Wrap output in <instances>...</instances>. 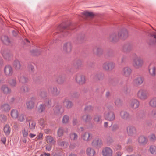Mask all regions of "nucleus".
I'll return each mask as SVG.
<instances>
[{
  "mask_svg": "<svg viewBox=\"0 0 156 156\" xmlns=\"http://www.w3.org/2000/svg\"><path fill=\"white\" fill-rule=\"evenodd\" d=\"M143 58L140 56H136L133 60V66L136 69L141 68L144 64Z\"/></svg>",
  "mask_w": 156,
  "mask_h": 156,
  "instance_id": "f257e3e1",
  "label": "nucleus"
},
{
  "mask_svg": "<svg viewBox=\"0 0 156 156\" xmlns=\"http://www.w3.org/2000/svg\"><path fill=\"white\" fill-rule=\"evenodd\" d=\"M136 96L139 99L144 101L148 98V92L145 90L140 89L137 92Z\"/></svg>",
  "mask_w": 156,
  "mask_h": 156,
  "instance_id": "f03ea898",
  "label": "nucleus"
},
{
  "mask_svg": "<svg viewBox=\"0 0 156 156\" xmlns=\"http://www.w3.org/2000/svg\"><path fill=\"white\" fill-rule=\"evenodd\" d=\"M104 116L106 120L109 121H113L115 118L114 113L108 109L105 110L104 114Z\"/></svg>",
  "mask_w": 156,
  "mask_h": 156,
  "instance_id": "7ed1b4c3",
  "label": "nucleus"
},
{
  "mask_svg": "<svg viewBox=\"0 0 156 156\" xmlns=\"http://www.w3.org/2000/svg\"><path fill=\"white\" fill-rule=\"evenodd\" d=\"M74 78L76 82L79 85H82L85 83V76L83 75L77 74L75 76Z\"/></svg>",
  "mask_w": 156,
  "mask_h": 156,
  "instance_id": "20e7f679",
  "label": "nucleus"
},
{
  "mask_svg": "<svg viewBox=\"0 0 156 156\" xmlns=\"http://www.w3.org/2000/svg\"><path fill=\"white\" fill-rule=\"evenodd\" d=\"M37 102V98L35 97H32L26 103L27 108L29 109H33Z\"/></svg>",
  "mask_w": 156,
  "mask_h": 156,
  "instance_id": "39448f33",
  "label": "nucleus"
},
{
  "mask_svg": "<svg viewBox=\"0 0 156 156\" xmlns=\"http://www.w3.org/2000/svg\"><path fill=\"white\" fill-rule=\"evenodd\" d=\"M92 145L96 148H100L102 145L101 139L98 137H96L94 139L91 143Z\"/></svg>",
  "mask_w": 156,
  "mask_h": 156,
  "instance_id": "423d86ee",
  "label": "nucleus"
},
{
  "mask_svg": "<svg viewBox=\"0 0 156 156\" xmlns=\"http://www.w3.org/2000/svg\"><path fill=\"white\" fill-rule=\"evenodd\" d=\"M115 67V64L112 62H106L103 65V69L106 71L112 70Z\"/></svg>",
  "mask_w": 156,
  "mask_h": 156,
  "instance_id": "0eeeda50",
  "label": "nucleus"
},
{
  "mask_svg": "<svg viewBox=\"0 0 156 156\" xmlns=\"http://www.w3.org/2000/svg\"><path fill=\"white\" fill-rule=\"evenodd\" d=\"M126 132L127 134L130 136H133L136 134L137 132L136 128L132 125H129L126 127Z\"/></svg>",
  "mask_w": 156,
  "mask_h": 156,
  "instance_id": "6e6552de",
  "label": "nucleus"
},
{
  "mask_svg": "<svg viewBox=\"0 0 156 156\" xmlns=\"http://www.w3.org/2000/svg\"><path fill=\"white\" fill-rule=\"evenodd\" d=\"M140 105L139 101L136 99H132L130 102L129 106L130 107L133 109H135L138 108Z\"/></svg>",
  "mask_w": 156,
  "mask_h": 156,
  "instance_id": "1a4fd4ad",
  "label": "nucleus"
},
{
  "mask_svg": "<svg viewBox=\"0 0 156 156\" xmlns=\"http://www.w3.org/2000/svg\"><path fill=\"white\" fill-rule=\"evenodd\" d=\"M118 33L120 39H125L128 37V32L125 29L119 30Z\"/></svg>",
  "mask_w": 156,
  "mask_h": 156,
  "instance_id": "9d476101",
  "label": "nucleus"
},
{
  "mask_svg": "<svg viewBox=\"0 0 156 156\" xmlns=\"http://www.w3.org/2000/svg\"><path fill=\"white\" fill-rule=\"evenodd\" d=\"M72 44L70 42H68L65 43L63 47V50L65 53H69L71 51Z\"/></svg>",
  "mask_w": 156,
  "mask_h": 156,
  "instance_id": "9b49d317",
  "label": "nucleus"
},
{
  "mask_svg": "<svg viewBox=\"0 0 156 156\" xmlns=\"http://www.w3.org/2000/svg\"><path fill=\"white\" fill-rule=\"evenodd\" d=\"M4 72L6 76H10L12 75L13 71L12 67L10 66L7 65L5 67Z\"/></svg>",
  "mask_w": 156,
  "mask_h": 156,
  "instance_id": "f8f14e48",
  "label": "nucleus"
},
{
  "mask_svg": "<svg viewBox=\"0 0 156 156\" xmlns=\"http://www.w3.org/2000/svg\"><path fill=\"white\" fill-rule=\"evenodd\" d=\"M102 153L103 156H112L113 151L109 147H106L103 149Z\"/></svg>",
  "mask_w": 156,
  "mask_h": 156,
  "instance_id": "ddd939ff",
  "label": "nucleus"
},
{
  "mask_svg": "<svg viewBox=\"0 0 156 156\" xmlns=\"http://www.w3.org/2000/svg\"><path fill=\"white\" fill-rule=\"evenodd\" d=\"M151 38L149 40L148 43L150 45H153L156 44V32L155 31H152L150 33Z\"/></svg>",
  "mask_w": 156,
  "mask_h": 156,
  "instance_id": "4468645a",
  "label": "nucleus"
},
{
  "mask_svg": "<svg viewBox=\"0 0 156 156\" xmlns=\"http://www.w3.org/2000/svg\"><path fill=\"white\" fill-rule=\"evenodd\" d=\"M92 134L88 132H85L81 136V139L85 142L89 141L92 138Z\"/></svg>",
  "mask_w": 156,
  "mask_h": 156,
  "instance_id": "2eb2a0df",
  "label": "nucleus"
},
{
  "mask_svg": "<svg viewBox=\"0 0 156 156\" xmlns=\"http://www.w3.org/2000/svg\"><path fill=\"white\" fill-rule=\"evenodd\" d=\"M132 73L131 69L128 66L125 67L123 68L122 73V75L126 77H128Z\"/></svg>",
  "mask_w": 156,
  "mask_h": 156,
  "instance_id": "dca6fc26",
  "label": "nucleus"
},
{
  "mask_svg": "<svg viewBox=\"0 0 156 156\" xmlns=\"http://www.w3.org/2000/svg\"><path fill=\"white\" fill-rule=\"evenodd\" d=\"M149 73L150 75L152 76H154L156 74V68L155 65L152 64H150L149 66Z\"/></svg>",
  "mask_w": 156,
  "mask_h": 156,
  "instance_id": "f3484780",
  "label": "nucleus"
},
{
  "mask_svg": "<svg viewBox=\"0 0 156 156\" xmlns=\"http://www.w3.org/2000/svg\"><path fill=\"white\" fill-rule=\"evenodd\" d=\"M109 40L112 41H117L119 38V36L118 33L117 34L115 33H113L111 34L109 37Z\"/></svg>",
  "mask_w": 156,
  "mask_h": 156,
  "instance_id": "a211bd4d",
  "label": "nucleus"
},
{
  "mask_svg": "<svg viewBox=\"0 0 156 156\" xmlns=\"http://www.w3.org/2000/svg\"><path fill=\"white\" fill-rule=\"evenodd\" d=\"M48 90L51 91L52 94L54 96H57L60 93V91L58 90L56 87L55 86L50 87Z\"/></svg>",
  "mask_w": 156,
  "mask_h": 156,
  "instance_id": "6ab92c4d",
  "label": "nucleus"
},
{
  "mask_svg": "<svg viewBox=\"0 0 156 156\" xmlns=\"http://www.w3.org/2000/svg\"><path fill=\"white\" fill-rule=\"evenodd\" d=\"M1 91L4 94H8L10 93L11 92V89L6 85H2L1 88Z\"/></svg>",
  "mask_w": 156,
  "mask_h": 156,
  "instance_id": "aec40b11",
  "label": "nucleus"
},
{
  "mask_svg": "<svg viewBox=\"0 0 156 156\" xmlns=\"http://www.w3.org/2000/svg\"><path fill=\"white\" fill-rule=\"evenodd\" d=\"M143 78L141 76H138L135 78L133 80V83L136 86H139L142 84Z\"/></svg>",
  "mask_w": 156,
  "mask_h": 156,
  "instance_id": "412c9836",
  "label": "nucleus"
},
{
  "mask_svg": "<svg viewBox=\"0 0 156 156\" xmlns=\"http://www.w3.org/2000/svg\"><path fill=\"white\" fill-rule=\"evenodd\" d=\"M64 105L68 109L71 108L73 104L72 101L67 99H65L63 101Z\"/></svg>",
  "mask_w": 156,
  "mask_h": 156,
  "instance_id": "4be33fe9",
  "label": "nucleus"
},
{
  "mask_svg": "<svg viewBox=\"0 0 156 156\" xmlns=\"http://www.w3.org/2000/svg\"><path fill=\"white\" fill-rule=\"evenodd\" d=\"M86 154L88 156H94L95 154V151L94 149L89 147L86 150Z\"/></svg>",
  "mask_w": 156,
  "mask_h": 156,
  "instance_id": "5701e85b",
  "label": "nucleus"
},
{
  "mask_svg": "<svg viewBox=\"0 0 156 156\" xmlns=\"http://www.w3.org/2000/svg\"><path fill=\"white\" fill-rule=\"evenodd\" d=\"M138 141L140 144L145 145L147 142V139L145 136H141L139 137Z\"/></svg>",
  "mask_w": 156,
  "mask_h": 156,
  "instance_id": "b1692460",
  "label": "nucleus"
},
{
  "mask_svg": "<svg viewBox=\"0 0 156 156\" xmlns=\"http://www.w3.org/2000/svg\"><path fill=\"white\" fill-rule=\"evenodd\" d=\"M81 119L82 120L86 122H89L92 119V117L89 115L85 114L81 116Z\"/></svg>",
  "mask_w": 156,
  "mask_h": 156,
  "instance_id": "393cba45",
  "label": "nucleus"
},
{
  "mask_svg": "<svg viewBox=\"0 0 156 156\" xmlns=\"http://www.w3.org/2000/svg\"><path fill=\"white\" fill-rule=\"evenodd\" d=\"M120 115L121 118L125 120L127 119L129 117V113L123 110L120 112Z\"/></svg>",
  "mask_w": 156,
  "mask_h": 156,
  "instance_id": "a878e982",
  "label": "nucleus"
},
{
  "mask_svg": "<svg viewBox=\"0 0 156 156\" xmlns=\"http://www.w3.org/2000/svg\"><path fill=\"white\" fill-rule=\"evenodd\" d=\"M0 108L3 111L8 112H9L11 108L8 104L5 103L1 105Z\"/></svg>",
  "mask_w": 156,
  "mask_h": 156,
  "instance_id": "bb28decb",
  "label": "nucleus"
},
{
  "mask_svg": "<svg viewBox=\"0 0 156 156\" xmlns=\"http://www.w3.org/2000/svg\"><path fill=\"white\" fill-rule=\"evenodd\" d=\"M46 141L47 143L54 144L55 141L53 138L51 136H48L45 137Z\"/></svg>",
  "mask_w": 156,
  "mask_h": 156,
  "instance_id": "cd10ccee",
  "label": "nucleus"
},
{
  "mask_svg": "<svg viewBox=\"0 0 156 156\" xmlns=\"http://www.w3.org/2000/svg\"><path fill=\"white\" fill-rule=\"evenodd\" d=\"M69 138L72 141H76L78 138V135L75 132H72L69 134Z\"/></svg>",
  "mask_w": 156,
  "mask_h": 156,
  "instance_id": "c85d7f7f",
  "label": "nucleus"
},
{
  "mask_svg": "<svg viewBox=\"0 0 156 156\" xmlns=\"http://www.w3.org/2000/svg\"><path fill=\"white\" fill-rule=\"evenodd\" d=\"M148 151L152 154H156V146L153 145L150 146Z\"/></svg>",
  "mask_w": 156,
  "mask_h": 156,
  "instance_id": "c756f323",
  "label": "nucleus"
},
{
  "mask_svg": "<svg viewBox=\"0 0 156 156\" xmlns=\"http://www.w3.org/2000/svg\"><path fill=\"white\" fill-rule=\"evenodd\" d=\"M13 66L16 70L20 69L21 67L20 62L18 60H16L14 61L13 63Z\"/></svg>",
  "mask_w": 156,
  "mask_h": 156,
  "instance_id": "7c9ffc66",
  "label": "nucleus"
},
{
  "mask_svg": "<svg viewBox=\"0 0 156 156\" xmlns=\"http://www.w3.org/2000/svg\"><path fill=\"white\" fill-rule=\"evenodd\" d=\"M19 113L17 110L13 109L11 111V117L14 119H16L18 117Z\"/></svg>",
  "mask_w": 156,
  "mask_h": 156,
  "instance_id": "2f4dec72",
  "label": "nucleus"
},
{
  "mask_svg": "<svg viewBox=\"0 0 156 156\" xmlns=\"http://www.w3.org/2000/svg\"><path fill=\"white\" fill-rule=\"evenodd\" d=\"M95 53L98 56H101L103 52L102 48L101 47H97L95 49Z\"/></svg>",
  "mask_w": 156,
  "mask_h": 156,
  "instance_id": "473e14b6",
  "label": "nucleus"
},
{
  "mask_svg": "<svg viewBox=\"0 0 156 156\" xmlns=\"http://www.w3.org/2000/svg\"><path fill=\"white\" fill-rule=\"evenodd\" d=\"M4 58L8 60L11 59L12 57V55L11 54L7 52H5L3 54Z\"/></svg>",
  "mask_w": 156,
  "mask_h": 156,
  "instance_id": "72a5a7b5",
  "label": "nucleus"
},
{
  "mask_svg": "<svg viewBox=\"0 0 156 156\" xmlns=\"http://www.w3.org/2000/svg\"><path fill=\"white\" fill-rule=\"evenodd\" d=\"M102 116L99 115H95L93 118L94 121L96 123H98L101 121Z\"/></svg>",
  "mask_w": 156,
  "mask_h": 156,
  "instance_id": "f704fd0d",
  "label": "nucleus"
},
{
  "mask_svg": "<svg viewBox=\"0 0 156 156\" xmlns=\"http://www.w3.org/2000/svg\"><path fill=\"white\" fill-rule=\"evenodd\" d=\"M132 49V46L129 44H127L125 45L123 48L124 51L126 52H128L130 51Z\"/></svg>",
  "mask_w": 156,
  "mask_h": 156,
  "instance_id": "c9c22d12",
  "label": "nucleus"
},
{
  "mask_svg": "<svg viewBox=\"0 0 156 156\" xmlns=\"http://www.w3.org/2000/svg\"><path fill=\"white\" fill-rule=\"evenodd\" d=\"M149 105L152 107H156V98H153L150 100Z\"/></svg>",
  "mask_w": 156,
  "mask_h": 156,
  "instance_id": "e433bc0d",
  "label": "nucleus"
},
{
  "mask_svg": "<svg viewBox=\"0 0 156 156\" xmlns=\"http://www.w3.org/2000/svg\"><path fill=\"white\" fill-rule=\"evenodd\" d=\"M21 90L22 91L26 93L30 91V88L28 86L24 85L22 87Z\"/></svg>",
  "mask_w": 156,
  "mask_h": 156,
  "instance_id": "4c0bfd02",
  "label": "nucleus"
},
{
  "mask_svg": "<svg viewBox=\"0 0 156 156\" xmlns=\"http://www.w3.org/2000/svg\"><path fill=\"white\" fill-rule=\"evenodd\" d=\"M2 41L6 44H8L9 43V41L8 37L6 36H3L1 37Z\"/></svg>",
  "mask_w": 156,
  "mask_h": 156,
  "instance_id": "58836bf2",
  "label": "nucleus"
},
{
  "mask_svg": "<svg viewBox=\"0 0 156 156\" xmlns=\"http://www.w3.org/2000/svg\"><path fill=\"white\" fill-rule=\"evenodd\" d=\"M58 144L61 147H66L67 145V143L65 141H62L61 140H58L57 141Z\"/></svg>",
  "mask_w": 156,
  "mask_h": 156,
  "instance_id": "ea45409f",
  "label": "nucleus"
},
{
  "mask_svg": "<svg viewBox=\"0 0 156 156\" xmlns=\"http://www.w3.org/2000/svg\"><path fill=\"white\" fill-rule=\"evenodd\" d=\"M4 132L6 135H8L9 134L10 131V127L8 125H6L4 128Z\"/></svg>",
  "mask_w": 156,
  "mask_h": 156,
  "instance_id": "a19ab883",
  "label": "nucleus"
},
{
  "mask_svg": "<svg viewBox=\"0 0 156 156\" xmlns=\"http://www.w3.org/2000/svg\"><path fill=\"white\" fill-rule=\"evenodd\" d=\"M29 127L30 129L33 130L35 128L36 125V123L35 122L31 121L29 122Z\"/></svg>",
  "mask_w": 156,
  "mask_h": 156,
  "instance_id": "79ce46f5",
  "label": "nucleus"
},
{
  "mask_svg": "<svg viewBox=\"0 0 156 156\" xmlns=\"http://www.w3.org/2000/svg\"><path fill=\"white\" fill-rule=\"evenodd\" d=\"M84 15L87 17L92 18L94 16V13L91 12H85L83 13Z\"/></svg>",
  "mask_w": 156,
  "mask_h": 156,
  "instance_id": "37998d69",
  "label": "nucleus"
},
{
  "mask_svg": "<svg viewBox=\"0 0 156 156\" xmlns=\"http://www.w3.org/2000/svg\"><path fill=\"white\" fill-rule=\"evenodd\" d=\"M9 83L12 87H15L16 84V82L15 79H10L9 80Z\"/></svg>",
  "mask_w": 156,
  "mask_h": 156,
  "instance_id": "c03bdc74",
  "label": "nucleus"
},
{
  "mask_svg": "<svg viewBox=\"0 0 156 156\" xmlns=\"http://www.w3.org/2000/svg\"><path fill=\"white\" fill-rule=\"evenodd\" d=\"M69 121V117L67 115H65L63 116L62 119V122L63 124H66Z\"/></svg>",
  "mask_w": 156,
  "mask_h": 156,
  "instance_id": "a18cd8bd",
  "label": "nucleus"
},
{
  "mask_svg": "<svg viewBox=\"0 0 156 156\" xmlns=\"http://www.w3.org/2000/svg\"><path fill=\"white\" fill-rule=\"evenodd\" d=\"M39 123L41 129H43L45 127L46 124L45 121L43 119H41L39 121Z\"/></svg>",
  "mask_w": 156,
  "mask_h": 156,
  "instance_id": "49530a36",
  "label": "nucleus"
},
{
  "mask_svg": "<svg viewBox=\"0 0 156 156\" xmlns=\"http://www.w3.org/2000/svg\"><path fill=\"white\" fill-rule=\"evenodd\" d=\"M57 133L58 136L59 137L63 136L64 133L63 128L62 127H59L57 131Z\"/></svg>",
  "mask_w": 156,
  "mask_h": 156,
  "instance_id": "de8ad7c7",
  "label": "nucleus"
},
{
  "mask_svg": "<svg viewBox=\"0 0 156 156\" xmlns=\"http://www.w3.org/2000/svg\"><path fill=\"white\" fill-rule=\"evenodd\" d=\"M22 134L23 137H27L28 135V130L27 128H24L22 131Z\"/></svg>",
  "mask_w": 156,
  "mask_h": 156,
  "instance_id": "09e8293b",
  "label": "nucleus"
},
{
  "mask_svg": "<svg viewBox=\"0 0 156 156\" xmlns=\"http://www.w3.org/2000/svg\"><path fill=\"white\" fill-rule=\"evenodd\" d=\"M19 80L21 83H25L27 82L28 79L26 77L22 76L19 78Z\"/></svg>",
  "mask_w": 156,
  "mask_h": 156,
  "instance_id": "8fccbe9b",
  "label": "nucleus"
},
{
  "mask_svg": "<svg viewBox=\"0 0 156 156\" xmlns=\"http://www.w3.org/2000/svg\"><path fill=\"white\" fill-rule=\"evenodd\" d=\"M62 112V109L59 108H57L55 110V113L56 115L61 114Z\"/></svg>",
  "mask_w": 156,
  "mask_h": 156,
  "instance_id": "3c124183",
  "label": "nucleus"
},
{
  "mask_svg": "<svg viewBox=\"0 0 156 156\" xmlns=\"http://www.w3.org/2000/svg\"><path fill=\"white\" fill-rule=\"evenodd\" d=\"M42 52V50L40 49H35L33 51V54L35 55H38Z\"/></svg>",
  "mask_w": 156,
  "mask_h": 156,
  "instance_id": "603ef678",
  "label": "nucleus"
},
{
  "mask_svg": "<svg viewBox=\"0 0 156 156\" xmlns=\"http://www.w3.org/2000/svg\"><path fill=\"white\" fill-rule=\"evenodd\" d=\"M150 140L152 141H154L156 140V136L155 134H151L149 136Z\"/></svg>",
  "mask_w": 156,
  "mask_h": 156,
  "instance_id": "864d4df0",
  "label": "nucleus"
},
{
  "mask_svg": "<svg viewBox=\"0 0 156 156\" xmlns=\"http://www.w3.org/2000/svg\"><path fill=\"white\" fill-rule=\"evenodd\" d=\"M28 69L30 73H33L35 70L34 66L31 65H29L28 66Z\"/></svg>",
  "mask_w": 156,
  "mask_h": 156,
  "instance_id": "5fc2aeb1",
  "label": "nucleus"
},
{
  "mask_svg": "<svg viewBox=\"0 0 156 156\" xmlns=\"http://www.w3.org/2000/svg\"><path fill=\"white\" fill-rule=\"evenodd\" d=\"M44 109L45 107L44 105H39L38 111L39 113H41L44 110Z\"/></svg>",
  "mask_w": 156,
  "mask_h": 156,
  "instance_id": "6e6d98bb",
  "label": "nucleus"
},
{
  "mask_svg": "<svg viewBox=\"0 0 156 156\" xmlns=\"http://www.w3.org/2000/svg\"><path fill=\"white\" fill-rule=\"evenodd\" d=\"M93 108V107L91 106L88 105L85 108V110L87 111L90 112L92 110Z\"/></svg>",
  "mask_w": 156,
  "mask_h": 156,
  "instance_id": "4d7b16f0",
  "label": "nucleus"
},
{
  "mask_svg": "<svg viewBox=\"0 0 156 156\" xmlns=\"http://www.w3.org/2000/svg\"><path fill=\"white\" fill-rule=\"evenodd\" d=\"M115 104L117 105H119L122 104V101L119 98H117L115 101Z\"/></svg>",
  "mask_w": 156,
  "mask_h": 156,
  "instance_id": "13d9d810",
  "label": "nucleus"
},
{
  "mask_svg": "<svg viewBox=\"0 0 156 156\" xmlns=\"http://www.w3.org/2000/svg\"><path fill=\"white\" fill-rule=\"evenodd\" d=\"M25 119V116L23 115H21L19 116L18 120L20 122H23Z\"/></svg>",
  "mask_w": 156,
  "mask_h": 156,
  "instance_id": "bf43d9fd",
  "label": "nucleus"
},
{
  "mask_svg": "<svg viewBox=\"0 0 156 156\" xmlns=\"http://www.w3.org/2000/svg\"><path fill=\"white\" fill-rule=\"evenodd\" d=\"M84 35H79L78 36L77 39L78 41H81L84 38Z\"/></svg>",
  "mask_w": 156,
  "mask_h": 156,
  "instance_id": "052dcab7",
  "label": "nucleus"
},
{
  "mask_svg": "<svg viewBox=\"0 0 156 156\" xmlns=\"http://www.w3.org/2000/svg\"><path fill=\"white\" fill-rule=\"evenodd\" d=\"M0 119L2 121L5 122L7 120V117L4 115H2L0 116Z\"/></svg>",
  "mask_w": 156,
  "mask_h": 156,
  "instance_id": "680f3d73",
  "label": "nucleus"
},
{
  "mask_svg": "<svg viewBox=\"0 0 156 156\" xmlns=\"http://www.w3.org/2000/svg\"><path fill=\"white\" fill-rule=\"evenodd\" d=\"M51 144H48L46 145V149L48 151H50L51 149Z\"/></svg>",
  "mask_w": 156,
  "mask_h": 156,
  "instance_id": "e2e57ef3",
  "label": "nucleus"
},
{
  "mask_svg": "<svg viewBox=\"0 0 156 156\" xmlns=\"http://www.w3.org/2000/svg\"><path fill=\"white\" fill-rule=\"evenodd\" d=\"M40 96L43 98L46 97V94L44 92H41L39 95Z\"/></svg>",
  "mask_w": 156,
  "mask_h": 156,
  "instance_id": "0e129e2a",
  "label": "nucleus"
},
{
  "mask_svg": "<svg viewBox=\"0 0 156 156\" xmlns=\"http://www.w3.org/2000/svg\"><path fill=\"white\" fill-rule=\"evenodd\" d=\"M43 136V134L41 133H40L37 136V139H40Z\"/></svg>",
  "mask_w": 156,
  "mask_h": 156,
  "instance_id": "69168bd1",
  "label": "nucleus"
},
{
  "mask_svg": "<svg viewBox=\"0 0 156 156\" xmlns=\"http://www.w3.org/2000/svg\"><path fill=\"white\" fill-rule=\"evenodd\" d=\"M29 136L30 138L32 139L36 136V134L34 133H30L29 134Z\"/></svg>",
  "mask_w": 156,
  "mask_h": 156,
  "instance_id": "338daca9",
  "label": "nucleus"
},
{
  "mask_svg": "<svg viewBox=\"0 0 156 156\" xmlns=\"http://www.w3.org/2000/svg\"><path fill=\"white\" fill-rule=\"evenodd\" d=\"M118 127L116 125H114L112 126V129L113 131H115L118 129Z\"/></svg>",
  "mask_w": 156,
  "mask_h": 156,
  "instance_id": "774afa93",
  "label": "nucleus"
}]
</instances>
